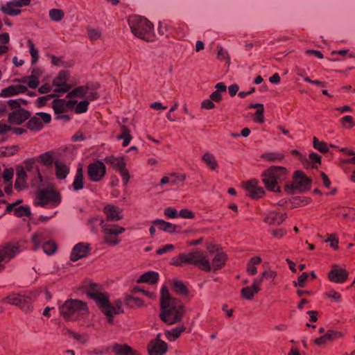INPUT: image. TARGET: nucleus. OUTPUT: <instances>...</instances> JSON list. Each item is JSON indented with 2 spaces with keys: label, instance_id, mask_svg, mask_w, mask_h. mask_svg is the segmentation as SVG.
Segmentation results:
<instances>
[{
  "label": "nucleus",
  "instance_id": "e433bc0d",
  "mask_svg": "<svg viewBox=\"0 0 355 355\" xmlns=\"http://www.w3.org/2000/svg\"><path fill=\"white\" fill-rule=\"evenodd\" d=\"M159 275L156 272L149 271L141 275L137 280L138 283H148L154 284L158 281Z\"/></svg>",
  "mask_w": 355,
  "mask_h": 355
},
{
  "label": "nucleus",
  "instance_id": "39448f33",
  "mask_svg": "<svg viewBox=\"0 0 355 355\" xmlns=\"http://www.w3.org/2000/svg\"><path fill=\"white\" fill-rule=\"evenodd\" d=\"M128 21L134 35L146 42L154 41L155 35L153 24L146 17L132 15L128 18Z\"/></svg>",
  "mask_w": 355,
  "mask_h": 355
},
{
  "label": "nucleus",
  "instance_id": "603ef678",
  "mask_svg": "<svg viewBox=\"0 0 355 355\" xmlns=\"http://www.w3.org/2000/svg\"><path fill=\"white\" fill-rule=\"evenodd\" d=\"M89 104V101L86 100L82 101L79 103L77 102L73 107L75 112L77 114L86 112L88 110Z\"/></svg>",
  "mask_w": 355,
  "mask_h": 355
},
{
  "label": "nucleus",
  "instance_id": "9d476101",
  "mask_svg": "<svg viewBox=\"0 0 355 355\" xmlns=\"http://www.w3.org/2000/svg\"><path fill=\"white\" fill-rule=\"evenodd\" d=\"M227 259V254L222 251L216 253L212 259L211 264L208 260L205 259L201 255V270H205L206 272L213 270L214 272H216L220 270L225 265Z\"/></svg>",
  "mask_w": 355,
  "mask_h": 355
},
{
  "label": "nucleus",
  "instance_id": "6e6552de",
  "mask_svg": "<svg viewBox=\"0 0 355 355\" xmlns=\"http://www.w3.org/2000/svg\"><path fill=\"white\" fill-rule=\"evenodd\" d=\"M76 103L77 101L76 100L55 99L53 101V109L56 115L55 119H62L64 121H69L70 117L66 113L73 110Z\"/></svg>",
  "mask_w": 355,
  "mask_h": 355
},
{
  "label": "nucleus",
  "instance_id": "6e6d98bb",
  "mask_svg": "<svg viewBox=\"0 0 355 355\" xmlns=\"http://www.w3.org/2000/svg\"><path fill=\"white\" fill-rule=\"evenodd\" d=\"M49 17L52 20L59 21L64 17V12L60 9H51L49 10Z\"/></svg>",
  "mask_w": 355,
  "mask_h": 355
},
{
  "label": "nucleus",
  "instance_id": "ddd939ff",
  "mask_svg": "<svg viewBox=\"0 0 355 355\" xmlns=\"http://www.w3.org/2000/svg\"><path fill=\"white\" fill-rule=\"evenodd\" d=\"M294 183L286 184L284 187L285 191L288 194H292L295 189L304 188L309 189L311 180L301 171H296L294 173Z\"/></svg>",
  "mask_w": 355,
  "mask_h": 355
},
{
  "label": "nucleus",
  "instance_id": "412c9836",
  "mask_svg": "<svg viewBox=\"0 0 355 355\" xmlns=\"http://www.w3.org/2000/svg\"><path fill=\"white\" fill-rule=\"evenodd\" d=\"M51 116L45 112L37 113L31 117L27 123V127L31 130H40L44 123H49L51 121Z\"/></svg>",
  "mask_w": 355,
  "mask_h": 355
},
{
  "label": "nucleus",
  "instance_id": "0eeeda50",
  "mask_svg": "<svg viewBox=\"0 0 355 355\" xmlns=\"http://www.w3.org/2000/svg\"><path fill=\"white\" fill-rule=\"evenodd\" d=\"M33 250H37L42 248L44 253L48 255L53 254L56 250V245L52 240L51 232L48 230H41L32 236Z\"/></svg>",
  "mask_w": 355,
  "mask_h": 355
},
{
  "label": "nucleus",
  "instance_id": "79ce46f5",
  "mask_svg": "<svg viewBox=\"0 0 355 355\" xmlns=\"http://www.w3.org/2000/svg\"><path fill=\"white\" fill-rule=\"evenodd\" d=\"M39 161L44 166L50 167L54 164L53 153L51 151L46 152L38 157Z\"/></svg>",
  "mask_w": 355,
  "mask_h": 355
},
{
  "label": "nucleus",
  "instance_id": "7c9ffc66",
  "mask_svg": "<svg viewBox=\"0 0 355 355\" xmlns=\"http://www.w3.org/2000/svg\"><path fill=\"white\" fill-rule=\"evenodd\" d=\"M104 160L118 173L125 168L126 163L123 157L111 155L106 157Z\"/></svg>",
  "mask_w": 355,
  "mask_h": 355
},
{
  "label": "nucleus",
  "instance_id": "5fc2aeb1",
  "mask_svg": "<svg viewBox=\"0 0 355 355\" xmlns=\"http://www.w3.org/2000/svg\"><path fill=\"white\" fill-rule=\"evenodd\" d=\"M27 46L29 49L30 54L32 58V64H35L39 58L38 51L35 48V45L31 40H28Z\"/></svg>",
  "mask_w": 355,
  "mask_h": 355
},
{
  "label": "nucleus",
  "instance_id": "72a5a7b5",
  "mask_svg": "<svg viewBox=\"0 0 355 355\" xmlns=\"http://www.w3.org/2000/svg\"><path fill=\"white\" fill-rule=\"evenodd\" d=\"M201 159L210 171H214L218 168V163L216 157L210 153H205Z\"/></svg>",
  "mask_w": 355,
  "mask_h": 355
},
{
  "label": "nucleus",
  "instance_id": "a878e982",
  "mask_svg": "<svg viewBox=\"0 0 355 355\" xmlns=\"http://www.w3.org/2000/svg\"><path fill=\"white\" fill-rule=\"evenodd\" d=\"M107 219L110 221H118L123 218L122 210L114 205H107L103 209Z\"/></svg>",
  "mask_w": 355,
  "mask_h": 355
},
{
  "label": "nucleus",
  "instance_id": "f03ea898",
  "mask_svg": "<svg viewBox=\"0 0 355 355\" xmlns=\"http://www.w3.org/2000/svg\"><path fill=\"white\" fill-rule=\"evenodd\" d=\"M160 303L162 320L168 324L180 320L183 314V307L171 297L168 289L164 286L161 290Z\"/></svg>",
  "mask_w": 355,
  "mask_h": 355
},
{
  "label": "nucleus",
  "instance_id": "a211bd4d",
  "mask_svg": "<svg viewBox=\"0 0 355 355\" xmlns=\"http://www.w3.org/2000/svg\"><path fill=\"white\" fill-rule=\"evenodd\" d=\"M3 301L19 306L25 312L31 311L33 309L31 297L26 295L14 293L4 298Z\"/></svg>",
  "mask_w": 355,
  "mask_h": 355
},
{
  "label": "nucleus",
  "instance_id": "ea45409f",
  "mask_svg": "<svg viewBox=\"0 0 355 355\" xmlns=\"http://www.w3.org/2000/svg\"><path fill=\"white\" fill-rule=\"evenodd\" d=\"M112 350L116 355H137L127 345L115 344L113 346Z\"/></svg>",
  "mask_w": 355,
  "mask_h": 355
},
{
  "label": "nucleus",
  "instance_id": "f8f14e48",
  "mask_svg": "<svg viewBox=\"0 0 355 355\" xmlns=\"http://www.w3.org/2000/svg\"><path fill=\"white\" fill-rule=\"evenodd\" d=\"M19 167H23L26 173L31 176L32 187H40L42 184L44 179L33 159L25 160L24 166H19Z\"/></svg>",
  "mask_w": 355,
  "mask_h": 355
},
{
  "label": "nucleus",
  "instance_id": "09e8293b",
  "mask_svg": "<svg viewBox=\"0 0 355 355\" xmlns=\"http://www.w3.org/2000/svg\"><path fill=\"white\" fill-rule=\"evenodd\" d=\"M184 330V329L183 327H176L172 329L170 331H167L166 332V338L170 341H174L180 336V334L183 332Z\"/></svg>",
  "mask_w": 355,
  "mask_h": 355
},
{
  "label": "nucleus",
  "instance_id": "49530a36",
  "mask_svg": "<svg viewBox=\"0 0 355 355\" xmlns=\"http://www.w3.org/2000/svg\"><path fill=\"white\" fill-rule=\"evenodd\" d=\"M89 225L92 231L97 232L100 227L103 230V226L107 225V224L105 223V221L102 218L95 217L89 220Z\"/></svg>",
  "mask_w": 355,
  "mask_h": 355
},
{
  "label": "nucleus",
  "instance_id": "473e14b6",
  "mask_svg": "<svg viewBox=\"0 0 355 355\" xmlns=\"http://www.w3.org/2000/svg\"><path fill=\"white\" fill-rule=\"evenodd\" d=\"M28 175H29L26 173L23 167L17 168V178L15 184V187L17 189H22L26 187Z\"/></svg>",
  "mask_w": 355,
  "mask_h": 355
},
{
  "label": "nucleus",
  "instance_id": "c9c22d12",
  "mask_svg": "<svg viewBox=\"0 0 355 355\" xmlns=\"http://www.w3.org/2000/svg\"><path fill=\"white\" fill-rule=\"evenodd\" d=\"M0 10L6 15L9 16H17L19 15L21 10L16 7L11 1H8L5 4H2L0 6Z\"/></svg>",
  "mask_w": 355,
  "mask_h": 355
},
{
  "label": "nucleus",
  "instance_id": "cd10ccee",
  "mask_svg": "<svg viewBox=\"0 0 355 355\" xmlns=\"http://www.w3.org/2000/svg\"><path fill=\"white\" fill-rule=\"evenodd\" d=\"M286 214L270 211L264 218V222L273 225H280L286 218Z\"/></svg>",
  "mask_w": 355,
  "mask_h": 355
},
{
  "label": "nucleus",
  "instance_id": "774afa93",
  "mask_svg": "<svg viewBox=\"0 0 355 355\" xmlns=\"http://www.w3.org/2000/svg\"><path fill=\"white\" fill-rule=\"evenodd\" d=\"M217 58L220 60H230L227 51L225 50L223 47H218Z\"/></svg>",
  "mask_w": 355,
  "mask_h": 355
},
{
  "label": "nucleus",
  "instance_id": "a18cd8bd",
  "mask_svg": "<svg viewBox=\"0 0 355 355\" xmlns=\"http://www.w3.org/2000/svg\"><path fill=\"white\" fill-rule=\"evenodd\" d=\"M125 303L128 306L131 308L139 307L144 305V302L140 298L130 295L125 297Z\"/></svg>",
  "mask_w": 355,
  "mask_h": 355
},
{
  "label": "nucleus",
  "instance_id": "9b49d317",
  "mask_svg": "<svg viewBox=\"0 0 355 355\" xmlns=\"http://www.w3.org/2000/svg\"><path fill=\"white\" fill-rule=\"evenodd\" d=\"M125 228L119 227L117 225H107L103 226V233L104 234V241L109 245H116L119 244L121 240L118 235L125 232Z\"/></svg>",
  "mask_w": 355,
  "mask_h": 355
},
{
  "label": "nucleus",
  "instance_id": "de8ad7c7",
  "mask_svg": "<svg viewBox=\"0 0 355 355\" xmlns=\"http://www.w3.org/2000/svg\"><path fill=\"white\" fill-rule=\"evenodd\" d=\"M313 145L315 149L321 153H326L329 151V147L327 143L320 141L317 137L313 139Z\"/></svg>",
  "mask_w": 355,
  "mask_h": 355
},
{
  "label": "nucleus",
  "instance_id": "13d9d810",
  "mask_svg": "<svg viewBox=\"0 0 355 355\" xmlns=\"http://www.w3.org/2000/svg\"><path fill=\"white\" fill-rule=\"evenodd\" d=\"M340 122L342 125L347 128H352L355 126L354 119L350 115H346L341 118Z\"/></svg>",
  "mask_w": 355,
  "mask_h": 355
},
{
  "label": "nucleus",
  "instance_id": "37998d69",
  "mask_svg": "<svg viewBox=\"0 0 355 355\" xmlns=\"http://www.w3.org/2000/svg\"><path fill=\"white\" fill-rule=\"evenodd\" d=\"M171 286L176 293L182 295H187L188 294L187 288L183 282L178 279H173L171 281Z\"/></svg>",
  "mask_w": 355,
  "mask_h": 355
},
{
  "label": "nucleus",
  "instance_id": "4d7b16f0",
  "mask_svg": "<svg viewBox=\"0 0 355 355\" xmlns=\"http://www.w3.org/2000/svg\"><path fill=\"white\" fill-rule=\"evenodd\" d=\"M31 210L28 207L20 206L15 209V215L17 217L29 216Z\"/></svg>",
  "mask_w": 355,
  "mask_h": 355
},
{
  "label": "nucleus",
  "instance_id": "c756f323",
  "mask_svg": "<svg viewBox=\"0 0 355 355\" xmlns=\"http://www.w3.org/2000/svg\"><path fill=\"white\" fill-rule=\"evenodd\" d=\"M85 178L83 175V169L81 167L77 168L73 181L71 186L69 187V189L73 191H78L84 188Z\"/></svg>",
  "mask_w": 355,
  "mask_h": 355
},
{
  "label": "nucleus",
  "instance_id": "c03bdc74",
  "mask_svg": "<svg viewBox=\"0 0 355 355\" xmlns=\"http://www.w3.org/2000/svg\"><path fill=\"white\" fill-rule=\"evenodd\" d=\"M17 105L16 100H10L6 103H0V114H5L12 111L15 105Z\"/></svg>",
  "mask_w": 355,
  "mask_h": 355
},
{
  "label": "nucleus",
  "instance_id": "c85d7f7f",
  "mask_svg": "<svg viewBox=\"0 0 355 355\" xmlns=\"http://www.w3.org/2000/svg\"><path fill=\"white\" fill-rule=\"evenodd\" d=\"M54 166L56 178L59 180H64L69 173V166L60 160H55Z\"/></svg>",
  "mask_w": 355,
  "mask_h": 355
},
{
  "label": "nucleus",
  "instance_id": "4468645a",
  "mask_svg": "<svg viewBox=\"0 0 355 355\" xmlns=\"http://www.w3.org/2000/svg\"><path fill=\"white\" fill-rule=\"evenodd\" d=\"M20 102L26 103L25 101L21 99H17V105L14 106L12 111L8 114V120L12 124L20 125L31 116L29 112L21 107Z\"/></svg>",
  "mask_w": 355,
  "mask_h": 355
},
{
  "label": "nucleus",
  "instance_id": "a19ab883",
  "mask_svg": "<svg viewBox=\"0 0 355 355\" xmlns=\"http://www.w3.org/2000/svg\"><path fill=\"white\" fill-rule=\"evenodd\" d=\"M87 85H82L75 87L67 95L69 98L78 97L85 98L87 94Z\"/></svg>",
  "mask_w": 355,
  "mask_h": 355
},
{
  "label": "nucleus",
  "instance_id": "dca6fc26",
  "mask_svg": "<svg viewBox=\"0 0 355 355\" xmlns=\"http://www.w3.org/2000/svg\"><path fill=\"white\" fill-rule=\"evenodd\" d=\"M17 244L6 243L0 245V271L5 268L2 262H8L19 253Z\"/></svg>",
  "mask_w": 355,
  "mask_h": 355
},
{
  "label": "nucleus",
  "instance_id": "aec40b11",
  "mask_svg": "<svg viewBox=\"0 0 355 355\" xmlns=\"http://www.w3.org/2000/svg\"><path fill=\"white\" fill-rule=\"evenodd\" d=\"M69 74L67 71H61L53 81V90L55 93H64L70 89L67 83Z\"/></svg>",
  "mask_w": 355,
  "mask_h": 355
},
{
  "label": "nucleus",
  "instance_id": "4be33fe9",
  "mask_svg": "<svg viewBox=\"0 0 355 355\" xmlns=\"http://www.w3.org/2000/svg\"><path fill=\"white\" fill-rule=\"evenodd\" d=\"M348 272L338 265H334L331 270L328 274V278L330 282L342 284L344 283L348 278Z\"/></svg>",
  "mask_w": 355,
  "mask_h": 355
},
{
  "label": "nucleus",
  "instance_id": "7ed1b4c3",
  "mask_svg": "<svg viewBox=\"0 0 355 355\" xmlns=\"http://www.w3.org/2000/svg\"><path fill=\"white\" fill-rule=\"evenodd\" d=\"M37 188L36 198L35 205L46 208H55L58 207L62 200L60 193L54 187L48 184L47 181L43 180L40 187Z\"/></svg>",
  "mask_w": 355,
  "mask_h": 355
},
{
  "label": "nucleus",
  "instance_id": "f3484780",
  "mask_svg": "<svg viewBox=\"0 0 355 355\" xmlns=\"http://www.w3.org/2000/svg\"><path fill=\"white\" fill-rule=\"evenodd\" d=\"M3 301L19 306L25 312L31 311L33 309L31 297L26 295L14 293L4 298Z\"/></svg>",
  "mask_w": 355,
  "mask_h": 355
},
{
  "label": "nucleus",
  "instance_id": "20e7f679",
  "mask_svg": "<svg viewBox=\"0 0 355 355\" xmlns=\"http://www.w3.org/2000/svg\"><path fill=\"white\" fill-rule=\"evenodd\" d=\"M287 175L288 171L285 167L272 166L262 172L261 180L268 191L281 193L279 184L286 180Z\"/></svg>",
  "mask_w": 355,
  "mask_h": 355
},
{
  "label": "nucleus",
  "instance_id": "2f4dec72",
  "mask_svg": "<svg viewBox=\"0 0 355 355\" xmlns=\"http://www.w3.org/2000/svg\"><path fill=\"white\" fill-rule=\"evenodd\" d=\"M26 90L27 88L24 85H10L2 89L0 95L2 97H9L13 95L24 93Z\"/></svg>",
  "mask_w": 355,
  "mask_h": 355
},
{
  "label": "nucleus",
  "instance_id": "3c124183",
  "mask_svg": "<svg viewBox=\"0 0 355 355\" xmlns=\"http://www.w3.org/2000/svg\"><path fill=\"white\" fill-rule=\"evenodd\" d=\"M256 293H257V292L254 291V289L251 286L243 287L241 291V297L248 300H252Z\"/></svg>",
  "mask_w": 355,
  "mask_h": 355
},
{
  "label": "nucleus",
  "instance_id": "bf43d9fd",
  "mask_svg": "<svg viewBox=\"0 0 355 355\" xmlns=\"http://www.w3.org/2000/svg\"><path fill=\"white\" fill-rule=\"evenodd\" d=\"M325 242H329L330 246L334 250L338 249V238L335 234H328V238L325 240Z\"/></svg>",
  "mask_w": 355,
  "mask_h": 355
},
{
  "label": "nucleus",
  "instance_id": "680f3d73",
  "mask_svg": "<svg viewBox=\"0 0 355 355\" xmlns=\"http://www.w3.org/2000/svg\"><path fill=\"white\" fill-rule=\"evenodd\" d=\"M178 211L171 207H166L164 209V216L168 218H176L178 217Z\"/></svg>",
  "mask_w": 355,
  "mask_h": 355
},
{
  "label": "nucleus",
  "instance_id": "69168bd1",
  "mask_svg": "<svg viewBox=\"0 0 355 355\" xmlns=\"http://www.w3.org/2000/svg\"><path fill=\"white\" fill-rule=\"evenodd\" d=\"M263 113H264V108L257 110L254 116V119H253L254 121L259 123H263L264 122Z\"/></svg>",
  "mask_w": 355,
  "mask_h": 355
},
{
  "label": "nucleus",
  "instance_id": "4c0bfd02",
  "mask_svg": "<svg viewBox=\"0 0 355 355\" xmlns=\"http://www.w3.org/2000/svg\"><path fill=\"white\" fill-rule=\"evenodd\" d=\"M261 263V258L259 256L252 257L247 263V272L248 275H254L257 273V269L256 265H259Z\"/></svg>",
  "mask_w": 355,
  "mask_h": 355
},
{
  "label": "nucleus",
  "instance_id": "58836bf2",
  "mask_svg": "<svg viewBox=\"0 0 355 355\" xmlns=\"http://www.w3.org/2000/svg\"><path fill=\"white\" fill-rule=\"evenodd\" d=\"M261 158L263 160L271 162H280L284 159V155L277 152H269L263 153L261 155Z\"/></svg>",
  "mask_w": 355,
  "mask_h": 355
},
{
  "label": "nucleus",
  "instance_id": "2eb2a0df",
  "mask_svg": "<svg viewBox=\"0 0 355 355\" xmlns=\"http://www.w3.org/2000/svg\"><path fill=\"white\" fill-rule=\"evenodd\" d=\"M106 174V166L100 160L90 163L87 166V175L89 179L94 182H100Z\"/></svg>",
  "mask_w": 355,
  "mask_h": 355
},
{
  "label": "nucleus",
  "instance_id": "6ab92c4d",
  "mask_svg": "<svg viewBox=\"0 0 355 355\" xmlns=\"http://www.w3.org/2000/svg\"><path fill=\"white\" fill-rule=\"evenodd\" d=\"M244 188L247 192V196L253 200L261 198L266 193L265 190L259 185V182L256 179H251L245 182Z\"/></svg>",
  "mask_w": 355,
  "mask_h": 355
},
{
  "label": "nucleus",
  "instance_id": "864d4df0",
  "mask_svg": "<svg viewBox=\"0 0 355 355\" xmlns=\"http://www.w3.org/2000/svg\"><path fill=\"white\" fill-rule=\"evenodd\" d=\"M87 85V94L85 96V100L88 101L89 103L90 101L98 99L99 96H98V94L97 93L96 89L89 86V85Z\"/></svg>",
  "mask_w": 355,
  "mask_h": 355
},
{
  "label": "nucleus",
  "instance_id": "393cba45",
  "mask_svg": "<svg viewBox=\"0 0 355 355\" xmlns=\"http://www.w3.org/2000/svg\"><path fill=\"white\" fill-rule=\"evenodd\" d=\"M342 336L343 334L340 331L328 330L324 335L315 339L314 343L317 345L322 346Z\"/></svg>",
  "mask_w": 355,
  "mask_h": 355
},
{
  "label": "nucleus",
  "instance_id": "f257e3e1",
  "mask_svg": "<svg viewBox=\"0 0 355 355\" xmlns=\"http://www.w3.org/2000/svg\"><path fill=\"white\" fill-rule=\"evenodd\" d=\"M101 287L96 284H90L87 288V294L91 298L95 300L99 309L107 317V322L111 324L113 322L112 317L114 315L123 313L122 302L120 300L114 304L109 301L108 295L100 291Z\"/></svg>",
  "mask_w": 355,
  "mask_h": 355
},
{
  "label": "nucleus",
  "instance_id": "423d86ee",
  "mask_svg": "<svg viewBox=\"0 0 355 355\" xmlns=\"http://www.w3.org/2000/svg\"><path fill=\"white\" fill-rule=\"evenodd\" d=\"M60 311L61 315L67 320L75 321L88 315V307L85 302L70 299L60 307Z\"/></svg>",
  "mask_w": 355,
  "mask_h": 355
},
{
  "label": "nucleus",
  "instance_id": "338daca9",
  "mask_svg": "<svg viewBox=\"0 0 355 355\" xmlns=\"http://www.w3.org/2000/svg\"><path fill=\"white\" fill-rule=\"evenodd\" d=\"M326 296L329 298H331L336 302H339L341 300V295L338 292L335 291L334 290H331L327 292Z\"/></svg>",
  "mask_w": 355,
  "mask_h": 355
},
{
  "label": "nucleus",
  "instance_id": "1a4fd4ad",
  "mask_svg": "<svg viewBox=\"0 0 355 355\" xmlns=\"http://www.w3.org/2000/svg\"><path fill=\"white\" fill-rule=\"evenodd\" d=\"M170 264L178 267H184L187 265L198 266L200 264V251L196 250L189 253H180L171 259Z\"/></svg>",
  "mask_w": 355,
  "mask_h": 355
},
{
  "label": "nucleus",
  "instance_id": "bb28decb",
  "mask_svg": "<svg viewBox=\"0 0 355 355\" xmlns=\"http://www.w3.org/2000/svg\"><path fill=\"white\" fill-rule=\"evenodd\" d=\"M42 70L40 68L34 67L29 76L24 78L22 83L27 84L29 87L35 89L39 85V80L42 75Z\"/></svg>",
  "mask_w": 355,
  "mask_h": 355
},
{
  "label": "nucleus",
  "instance_id": "b1692460",
  "mask_svg": "<svg viewBox=\"0 0 355 355\" xmlns=\"http://www.w3.org/2000/svg\"><path fill=\"white\" fill-rule=\"evenodd\" d=\"M91 250L90 245L87 243H79L72 249L71 253V260L76 261L87 256Z\"/></svg>",
  "mask_w": 355,
  "mask_h": 355
},
{
  "label": "nucleus",
  "instance_id": "8fccbe9b",
  "mask_svg": "<svg viewBox=\"0 0 355 355\" xmlns=\"http://www.w3.org/2000/svg\"><path fill=\"white\" fill-rule=\"evenodd\" d=\"M170 176V185L174 186L182 182L185 180V175L182 173H171Z\"/></svg>",
  "mask_w": 355,
  "mask_h": 355
},
{
  "label": "nucleus",
  "instance_id": "0e129e2a",
  "mask_svg": "<svg viewBox=\"0 0 355 355\" xmlns=\"http://www.w3.org/2000/svg\"><path fill=\"white\" fill-rule=\"evenodd\" d=\"M308 277H309V275L307 272H302V274L300 276H299L297 278V282H298L297 284L295 282H293L294 286H298L302 288L304 287L305 282H306Z\"/></svg>",
  "mask_w": 355,
  "mask_h": 355
},
{
  "label": "nucleus",
  "instance_id": "f704fd0d",
  "mask_svg": "<svg viewBox=\"0 0 355 355\" xmlns=\"http://www.w3.org/2000/svg\"><path fill=\"white\" fill-rule=\"evenodd\" d=\"M152 224L155 225L159 230L168 233H173L176 231L177 226L171 223L162 219H156L152 221Z\"/></svg>",
  "mask_w": 355,
  "mask_h": 355
},
{
  "label": "nucleus",
  "instance_id": "5701e85b",
  "mask_svg": "<svg viewBox=\"0 0 355 355\" xmlns=\"http://www.w3.org/2000/svg\"><path fill=\"white\" fill-rule=\"evenodd\" d=\"M148 350L150 355H163L167 350V344L157 337L149 343Z\"/></svg>",
  "mask_w": 355,
  "mask_h": 355
},
{
  "label": "nucleus",
  "instance_id": "052dcab7",
  "mask_svg": "<svg viewBox=\"0 0 355 355\" xmlns=\"http://www.w3.org/2000/svg\"><path fill=\"white\" fill-rule=\"evenodd\" d=\"M87 30L88 37L91 40H96L101 35V31L98 29L88 28Z\"/></svg>",
  "mask_w": 355,
  "mask_h": 355
},
{
  "label": "nucleus",
  "instance_id": "e2e57ef3",
  "mask_svg": "<svg viewBox=\"0 0 355 355\" xmlns=\"http://www.w3.org/2000/svg\"><path fill=\"white\" fill-rule=\"evenodd\" d=\"M14 176V170L12 168H6L3 173V178L6 182H12Z\"/></svg>",
  "mask_w": 355,
  "mask_h": 355
}]
</instances>
